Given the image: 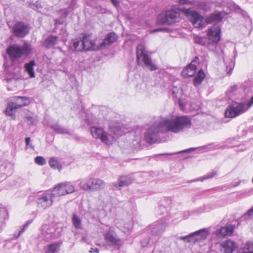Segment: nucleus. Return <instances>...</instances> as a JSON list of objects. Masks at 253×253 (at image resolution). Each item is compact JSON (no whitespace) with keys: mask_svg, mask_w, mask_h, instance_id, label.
<instances>
[{"mask_svg":"<svg viewBox=\"0 0 253 253\" xmlns=\"http://www.w3.org/2000/svg\"><path fill=\"white\" fill-rule=\"evenodd\" d=\"M191 126V120L185 116L177 117L174 119L163 118L155 123L147 130L144 139L148 143H154L159 139L160 133L168 131L177 133L190 128Z\"/></svg>","mask_w":253,"mask_h":253,"instance_id":"obj_1","label":"nucleus"},{"mask_svg":"<svg viewBox=\"0 0 253 253\" xmlns=\"http://www.w3.org/2000/svg\"><path fill=\"white\" fill-rule=\"evenodd\" d=\"M221 34L220 27L218 24H215L209 29L208 39L196 35L194 36V41L196 43L207 46L210 50H213L214 46L220 41Z\"/></svg>","mask_w":253,"mask_h":253,"instance_id":"obj_2","label":"nucleus"},{"mask_svg":"<svg viewBox=\"0 0 253 253\" xmlns=\"http://www.w3.org/2000/svg\"><path fill=\"white\" fill-rule=\"evenodd\" d=\"M180 20L179 10L176 8H172L161 12L157 17V23L161 25H170L179 22Z\"/></svg>","mask_w":253,"mask_h":253,"instance_id":"obj_3","label":"nucleus"},{"mask_svg":"<svg viewBox=\"0 0 253 253\" xmlns=\"http://www.w3.org/2000/svg\"><path fill=\"white\" fill-rule=\"evenodd\" d=\"M147 52L146 47L143 44L138 45L136 48L137 64L148 68L151 71H155L157 69V67L153 63L151 57Z\"/></svg>","mask_w":253,"mask_h":253,"instance_id":"obj_4","label":"nucleus"},{"mask_svg":"<svg viewBox=\"0 0 253 253\" xmlns=\"http://www.w3.org/2000/svg\"><path fill=\"white\" fill-rule=\"evenodd\" d=\"M30 51V45L27 43H25L23 46L16 44H12L6 49L7 53L13 63L18 61L22 56L29 55Z\"/></svg>","mask_w":253,"mask_h":253,"instance_id":"obj_5","label":"nucleus"},{"mask_svg":"<svg viewBox=\"0 0 253 253\" xmlns=\"http://www.w3.org/2000/svg\"><path fill=\"white\" fill-rule=\"evenodd\" d=\"M30 103V100L28 97L24 96H13L10 97L7 104L5 111L6 115L15 116V110L22 107L27 106Z\"/></svg>","mask_w":253,"mask_h":253,"instance_id":"obj_6","label":"nucleus"},{"mask_svg":"<svg viewBox=\"0 0 253 253\" xmlns=\"http://www.w3.org/2000/svg\"><path fill=\"white\" fill-rule=\"evenodd\" d=\"M253 105V96L247 103H234L230 105L225 112V116L227 118H235L245 113Z\"/></svg>","mask_w":253,"mask_h":253,"instance_id":"obj_7","label":"nucleus"},{"mask_svg":"<svg viewBox=\"0 0 253 253\" xmlns=\"http://www.w3.org/2000/svg\"><path fill=\"white\" fill-rule=\"evenodd\" d=\"M81 188L84 190L97 191L105 186V183L102 179L96 178H86L80 183Z\"/></svg>","mask_w":253,"mask_h":253,"instance_id":"obj_8","label":"nucleus"},{"mask_svg":"<svg viewBox=\"0 0 253 253\" xmlns=\"http://www.w3.org/2000/svg\"><path fill=\"white\" fill-rule=\"evenodd\" d=\"M180 10L189 18L193 25L196 28L205 27L207 24L206 19L195 11L190 8H182Z\"/></svg>","mask_w":253,"mask_h":253,"instance_id":"obj_9","label":"nucleus"},{"mask_svg":"<svg viewBox=\"0 0 253 253\" xmlns=\"http://www.w3.org/2000/svg\"><path fill=\"white\" fill-rule=\"evenodd\" d=\"M75 191L74 186L70 182H64L55 186L51 191L54 198L72 193Z\"/></svg>","mask_w":253,"mask_h":253,"instance_id":"obj_10","label":"nucleus"},{"mask_svg":"<svg viewBox=\"0 0 253 253\" xmlns=\"http://www.w3.org/2000/svg\"><path fill=\"white\" fill-rule=\"evenodd\" d=\"M54 199L51 192H44L38 195L36 203L38 207L46 209L52 206Z\"/></svg>","mask_w":253,"mask_h":253,"instance_id":"obj_11","label":"nucleus"},{"mask_svg":"<svg viewBox=\"0 0 253 253\" xmlns=\"http://www.w3.org/2000/svg\"><path fill=\"white\" fill-rule=\"evenodd\" d=\"M90 133L95 139H100L103 142L107 145L112 144V136L108 135L104 131L103 128L101 127H91L90 128Z\"/></svg>","mask_w":253,"mask_h":253,"instance_id":"obj_12","label":"nucleus"},{"mask_svg":"<svg viewBox=\"0 0 253 253\" xmlns=\"http://www.w3.org/2000/svg\"><path fill=\"white\" fill-rule=\"evenodd\" d=\"M29 27L23 22H16L12 27L14 36L17 38H24L29 33Z\"/></svg>","mask_w":253,"mask_h":253,"instance_id":"obj_13","label":"nucleus"},{"mask_svg":"<svg viewBox=\"0 0 253 253\" xmlns=\"http://www.w3.org/2000/svg\"><path fill=\"white\" fill-rule=\"evenodd\" d=\"M133 181L132 178L129 175H121L116 182L111 184L113 190H120L122 187L128 186Z\"/></svg>","mask_w":253,"mask_h":253,"instance_id":"obj_14","label":"nucleus"},{"mask_svg":"<svg viewBox=\"0 0 253 253\" xmlns=\"http://www.w3.org/2000/svg\"><path fill=\"white\" fill-rule=\"evenodd\" d=\"M221 247V251L223 252V253H234L238 250L236 243L230 239L222 242Z\"/></svg>","mask_w":253,"mask_h":253,"instance_id":"obj_15","label":"nucleus"},{"mask_svg":"<svg viewBox=\"0 0 253 253\" xmlns=\"http://www.w3.org/2000/svg\"><path fill=\"white\" fill-rule=\"evenodd\" d=\"M198 60V57H195L191 63L183 70L181 74L183 77H192L195 74Z\"/></svg>","mask_w":253,"mask_h":253,"instance_id":"obj_16","label":"nucleus"},{"mask_svg":"<svg viewBox=\"0 0 253 253\" xmlns=\"http://www.w3.org/2000/svg\"><path fill=\"white\" fill-rule=\"evenodd\" d=\"M105 239L109 246L114 247L117 249H119L120 241L114 232L110 231L107 232L105 235Z\"/></svg>","mask_w":253,"mask_h":253,"instance_id":"obj_17","label":"nucleus"},{"mask_svg":"<svg viewBox=\"0 0 253 253\" xmlns=\"http://www.w3.org/2000/svg\"><path fill=\"white\" fill-rule=\"evenodd\" d=\"M223 17V11H215L207 16L206 18V21L207 22V24H211L214 22L215 24H215H218L221 27L219 23L222 21Z\"/></svg>","mask_w":253,"mask_h":253,"instance_id":"obj_18","label":"nucleus"},{"mask_svg":"<svg viewBox=\"0 0 253 253\" xmlns=\"http://www.w3.org/2000/svg\"><path fill=\"white\" fill-rule=\"evenodd\" d=\"M42 235L46 240H48L56 238L55 229L53 227L45 224L42 226Z\"/></svg>","mask_w":253,"mask_h":253,"instance_id":"obj_19","label":"nucleus"},{"mask_svg":"<svg viewBox=\"0 0 253 253\" xmlns=\"http://www.w3.org/2000/svg\"><path fill=\"white\" fill-rule=\"evenodd\" d=\"M194 243L200 242L206 239L209 233L206 228L202 229L193 233Z\"/></svg>","mask_w":253,"mask_h":253,"instance_id":"obj_20","label":"nucleus"},{"mask_svg":"<svg viewBox=\"0 0 253 253\" xmlns=\"http://www.w3.org/2000/svg\"><path fill=\"white\" fill-rule=\"evenodd\" d=\"M117 35L114 32L108 34L104 41L100 44V48H105L108 45L114 42L117 40Z\"/></svg>","mask_w":253,"mask_h":253,"instance_id":"obj_21","label":"nucleus"},{"mask_svg":"<svg viewBox=\"0 0 253 253\" xmlns=\"http://www.w3.org/2000/svg\"><path fill=\"white\" fill-rule=\"evenodd\" d=\"M82 46L84 50H95L98 49L94 42L90 40L88 36H84L82 40Z\"/></svg>","mask_w":253,"mask_h":253,"instance_id":"obj_22","label":"nucleus"},{"mask_svg":"<svg viewBox=\"0 0 253 253\" xmlns=\"http://www.w3.org/2000/svg\"><path fill=\"white\" fill-rule=\"evenodd\" d=\"M167 224L166 222H158L153 226L151 229V232L153 236H155V239H158L157 236L160 235L165 229Z\"/></svg>","mask_w":253,"mask_h":253,"instance_id":"obj_23","label":"nucleus"},{"mask_svg":"<svg viewBox=\"0 0 253 253\" xmlns=\"http://www.w3.org/2000/svg\"><path fill=\"white\" fill-rule=\"evenodd\" d=\"M234 227L232 225L230 224L217 229L216 231V234L219 238H222L227 235L232 234L234 232Z\"/></svg>","mask_w":253,"mask_h":253,"instance_id":"obj_24","label":"nucleus"},{"mask_svg":"<svg viewBox=\"0 0 253 253\" xmlns=\"http://www.w3.org/2000/svg\"><path fill=\"white\" fill-rule=\"evenodd\" d=\"M58 39L57 36L50 35L44 41L43 46L47 49L51 48L57 43Z\"/></svg>","mask_w":253,"mask_h":253,"instance_id":"obj_25","label":"nucleus"},{"mask_svg":"<svg viewBox=\"0 0 253 253\" xmlns=\"http://www.w3.org/2000/svg\"><path fill=\"white\" fill-rule=\"evenodd\" d=\"M50 127L56 133L61 134L71 135V133L69 130L60 125L57 123L52 124L50 126Z\"/></svg>","mask_w":253,"mask_h":253,"instance_id":"obj_26","label":"nucleus"},{"mask_svg":"<svg viewBox=\"0 0 253 253\" xmlns=\"http://www.w3.org/2000/svg\"><path fill=\"white\" fill-rule=\"evenodd\" d=\"M12 68V67H10L7 70V76H9V78H8V77H7V82H8L9 80H10L11 79H17L19 78L20 72V67L19 65L13 69L14 71L13 72L11 71Z\"/></svg>","mask_w":253,"mask_h":253,"instance_id":"obj_27","label":"nucleus"},{"mask_svg":"<svg viewBox=\"0 0 253 253\" xmlns=\"http://www.w3.org/2000/svg\"><path fill=\"white\" fill-rule=\"evenodd\" d=\"M13 167L10 163H4L0 167V171L5 175H10L12 173Z\"/></svg>","mask_w":253,"mask_h":253,"instance_id":"obj_28","label":"nucleus"},{"mask_svg":"<svg viewBox=\"0 0 253 253\" xmlns=\"http://www.w3.org/2000/svg\"><path fill=\"white\" fill-rule=\"evenodd\" d=\"M36 65V63L34 60H31L29 62L26 63L24 65V68L26 72L29 75L30 78L35 77V72L34 71V66Z\"/></svg>","mask_w":253,"mask_h":253,"instance_id":"obj_29","label":"nucleus"},{"mask_svg":"<svg viewBox=\"0 0 253 253\" xmlns=\"http://www.w3.org/2000/svg\"><path fill=\"white\" fill-rule=\"evenodd\" d=\"M205 77V74L202 70H200L195 77L193 81L194 85L196 86L199 85Z\"/></svg>","mask_w":253,"mask_h":253,"instance_id":"obj_30","label":"nucleus"},{"mask_svg":"<svg viewBox=\"0 0 253 253\" xmlns=\"http://www.w3.org/2000/svg\"><path fill=\"white\" fill-rule=\"evenodd\" d=\"M49 164L50 167L53 169H57L59 171L61 169L62 166L59 163L57 159L54 157L50 158L49 161Z\"/></svg>","mask_w":253,"mask_h":253,"instance_id":"obj_31","label":"nucleus"},{"mask_svg":"<svg viewBox=\"0 0 253 253\" xmlns=\"http://www.w3.org/2000/svg\"><path fill=\"white\" fill-rule=\"evenodd\" d=\"M59 249L58 244H52L47 246L46 253H58Z\"/></svg>","mask_w":253,"mask_h":253,"instance_id":"obj_32","label":"nucleus"},{"mask_svg":"<svg viewBox=\"0 0 253 253\" xmlns=\"http://www.w3.org/2000/svg\"><path fill=\"white\" fill-rule=\"evenodd\" d=\"M82 42L78 39H75L72 41V45L73 49L77 51H82L83 50L82 46Z\"/></svg>","mask_w":253,"mask_h":253,"instance_id":"obj_33","label":"nucleus"},{"mask_svg":"<svg viewBox=\"0 0 253 253\" xmlns=\"http://www.w3.org/2000/svg\"><path fill=\"white\" fill-rule=\"evenodd\" d=\"M72 222L74 227L76 229H82V226L81 219L75 213L73 215Z\"/></svg>","mask_w":253,"mask_h":253,"instance_id":"obj_34","label":"nucleus"},{"mask_svg":"<svg viewBox=\"0 0 253 253\" xmlns=\"http://www.w3.org/2000/svg\"><path fill=\"white\" fill-rule=\"evenodd\" d=\"M198 8L205 11L209 10L211 8L210 3L207 1H197Z\"/></svg>","mask_w":253,"mask_h":253,"instance_id":"obj_35","label":"nucleus"},{"mask_svg":"<svg viewBox=\"0 0 253 253\" xmlns=\"http://www.w3.org/2000/svg\"><path fill=\"white\" fill-rule=\"evenodd\" d=\"M178 239L187 243H194V238L193 233L187 236H180L178 238Z\"/></svg>","mask_w":253,"mask_h":253,"instance_id":"obj_36","label":"nucleus"},{"mask_svg":"<svg viewBox=\"0 0 253 253\" xmlns=\"http://www.w3.org/2000/svg\"><path fill=\"white\" fill-rule=\"evenodd\" d=\"M242 253H253V243L248 242L243 249Z\"/></svg>","mask_w":253,"mask_h":253,"instance_id":"obj_37","label":"nucleus"},{"mask_svg":"<svg viewBox=\"0 0 253 253\" xmlns=\"http://www.w3.org/2000/svg\"><path fill=\"white\" fill-rule=\"evenodd\" d=\"M158 239H146L141 241V244L142 247H146L148 244H154Z\"/></svg>","mask_w":253,"mask_h":253,"instance_id":"obj_38","label":"nucleus"},{"mask_svg":"<svg viewBox=\"0 0 253 253\" xmlns=\"http://www.w3.org/2000/svg\"><path fill=\"white\" fill-rule=\"evenodd\" d=\"M216 175V172L213 171V172H212L210 174H208V175H207L205 176H203V177H200L199 179H194V180H191L190 182H195V181H199V180L203 181L204 179H208V178H212L214 175Z\"/></svg>","mask_w":253,"mask_h":253,"instance_id":"obj_39","label":"nucleus"},{"mask_svg":"<svg viewBox=\"0 0 253 253\" xmlns=\"http://www.w3.org/2000/svg\"><path fill=\"white\" fill-rule=\"evenodd\" d=\"M35 162L36 164L40 165H44L46 164L45 159L41 156H37L35 159Z\"/></svg>","mask_w":253,"mask_h":253,"instance_id":"obj_40","label":"nucleus"},{"mask_svg":"<svg viewBox=\"0 0 253 253\" xmlns=\"http://www.w3.org/2000/svg\"><path fill=\"white\" fill-rule=\"evenodd\" d=\"M26 119L28 124L30 125H34L37 123V120L35 117L27 116Z\"/></svg>","mask_w":253,"mask_h":253,"instance_id":"obj_41","label":"nucleus"},{"mask_svg":"<svg viewBox=\"0 0 253 253\" xmlns=\"http://www.w3.org/2000/svg\"><path fill=\"white\" fill-rule=\"evenodd\" d=\"M30 7L35 10H37L42 7L41 4L39 1H35V2H30L29 4Z\"/></svg>","mask_w":253,"mask_h":253,"instance_id":"obj_42","label":"nucleus"},{"mask_svg":"<svg viewBox=\"0 0 253 253\" xmlns=\"http://www.w3.org/2000/svg\"><path fill=\"white\" fill-rule=\"evenodd\" d=\"M253 216V208L250 209L247 213L242 216L243 220H248L250 219V216Z\"/></svg>","mask_w":253,"mask_h":253,"instance_id":"obj_43","label":"nucleus"},{"mask_svg":"<svg viewBox=\"0 0 253 253\" xmlns=\"http://www.w3.org/2000/svg\"><path fill=\"white\" fill-rule=\"evenodd\" d=\"M196 149V148H191L187 149L184 150L183 151H181L176 152V153H166V154H163V155H169V156H171V155H174L180 154V153H186V152H191V151H194Z\"/></svg>","mask_w":253,"mask_h":253,"instance_id":"obj_44","label":"nucleus"},{"mask_svg":"<svg viewBox=\"0 0 253 253\" xmlns=\"http://www.w3.org/2000/svg\"><path fill=\"white\" fill-rule=\"evenodd\" d=\"M237 85H233L231 86L228 90L226 91V94L228 95L229 96H231V94L234 93L237 90Z\"/></svg>","mask_w":253,"mask_h":253,"instance_id":"obj_45","label":"nucleus"},{"mask_svg":"<svg viewBox=\"0 0 253 253\" xmlns=\"http://www.w3.org/2000/svg\"><path fill=\"white\" fill-rule=\"evenodd\" d=\"M234 64H235L234 62L232 60H231V61L229 63V64L228 65H227V66H226L227 73L229 75H230L231 74V72L234 66Z\"/></svg>","mask_w":253,"mask_h":253,"instance_id":"obj_46","label":"nucleus"},{"mask_svg":"<svg viewBox=\"0 0 253 253\" xmlns=\"http://www.w3.org/2000/svg\"><path fill=\"white\" fill-rule=\"evenodd\" d=\"M132 226H133L132 222L131 221H129L128 222H127L125 224L124 230H123V231L124 232H126V231H129L132 228Z\"/></svg>","mask_w":253,"mask_h":253,"instance_id":"obj_47","label":"nucleus"},{"mask_svg":"<svg viewBox=\"0 0 253 253\" xmlns=\"http://www.w3.org/2000/svg\"><path fill=\"white\" fill-rule=\"evenodd\" d=\"M236 8L237 11H238V12H240L244 18L248 17L247 13L246 11L241 10L239 6H236Z\"/></svg>","mask_w":253,"mask_h":253,"instance_id":"obj_48","label":"nucleus"},{"mask_svg":"<svg viewBox=\"0 0 253 253\" xmlns=\"http://www.w3.org/2000/svg\"><path fill=\"white\" fill-rule=\"evenodd\" d=\"M30 141H31V138L30 137L25 138L26 145V146H29L31 148L34 149V146H33L32 145L30 144Z\"/></svg>","mask_w":253,"mask_h":253,"instance_id":"obj_49","label":"nucleus"},{"mask_svg":"<svg viewBox=\"0 0 253 253\" xmlns=\"http://www.w3.org/2000/svg\"><path fill=\"white\" fill-rule=\"evenodd\" d=\"M28 224L27 223L26 224H25L23 228L21 229V230L19 232V234L18 235H17V236L16 237V238H17L18 237H19L22 233L24 231V230H25V229L26 228V227L28 226Z\"/></svg>","mask_w":253,"mask_h":253,"instance_id":"obj_50","label":"nucleus"},{"mask_svg":"<svg viewBox=\"0 0 253 253\" xmlns=\"http://www.w3.org/2000/svg\"><path fill=\"white\" fill-rule=\"evenodd\" d=\"M178 90V89L176 87H173L172 89V93L173 94V97L177 98V91Z\"/></svg>","mask_w":253,"mask_h":253,"instance_id":"obj_51","label":"nucleus"},{"mask_svg":"<svg viewBox=\"0 0 253 253\" xmlns=\"http://www.w3.org/2000/svg\"><path fill=\"white\" fill-rule=\"evenodd\" d=\"M90 253H98L99 250L97 249H93L91 248L90 250L89 251Z\"/></svg>","mask_w":253,"mask_h":253,"instance_id":"obj_52","label":"nucleus"},{"mask_svg":"<svg viewBox=\"0 0 253 253\" xmlns=\"http://www.w3.org/2000/svg\"><path fill=\"white\" fill-rule=\"evenodd\" d=\"M112 3L113 4V5L115 6V7H117L118 5H119V1H111Z\"/></svg>","mask_w":253,"mask_h":253,"instance_id":"obj_53","label":"nucleus"},{"mask_svg":"<svg viewBox=\"0 0 253 253\" xmlns=\"http://www.w3.org/2000/svg\"><path fill=\"white\" fill-rule=\"evenodd\" d=\"M68 14V12L67 10H64L63 11V16L64 17V18H65Z\"/></svg>","mask_w":253,"mask_h":253,"instance_id":"obj_54","label":"nucleus"},{"mask_svg":"<svg viewBox=\"0 0 253 253\" xmlns=\"http://www.w3.org/2000/svg\"><path fill=\"white\" fill-rule=\"evenodd\" d=\"M164 30V29L163 28H159V29H157L154 30L153 31V33H155V32H159V31H163Z\"/></svg>","mask_w":253,"mask_h":253,"instance_id":"obj_55","label":"nucleus"},{"mask_svg":"<svg viewBox=\"0 0 253 253\" xmlns=\"http://www.w3.org/2000/svg\"><path fill=\"white\" fill-rule=\"evenodd\" d=\"M56 23L61 24H63V21L62 20H61V19H59L56 20Z\"/></svg>","mask_w":253,"mask_h":253,"instance_id":"obj_56","label":"nucleus"},{"mask_svg":"<svg viewBox=\"0 0 253 253\" xmlns=\"http://www.w3.org/2000/svg\"><path fill=\"white\" fill-rule=\"evenodd\" d=\"M180 1L182 2H181V3H183V4H188L189 3H191V1H185V0H184V1Z\"/></svg>","mask_w":253,"mask_h":253,"instance_id":"obj_57","label":"nucleus"},{"mask_svg":"<svg viewBox=\"0 0 253 253\" xmlns=\"http://www.w3.org/2000/svg\"><path fill=\"white\" fill-rule=\"evenodd\" d=\"M160 208L161 209H164L165 207H160Z\"/></svg>","mask_w":253,"mask_h":253,"instance_id":"obj_58","label":"nucleus"},{"mask_svg":"<svg viewBox=\"0 0 253 253\" xmlns=\"http://www.w3.org/2000/svg\"><path fill=\"white\" fill-rule=\"evenodd\" d=\"M114 133H117V131H114Z\"/></svg>","mask_w":253,"mask_h":253,"instance_id":"obj_59","label":"nucleus"},{"mask_svg":"<svg viewBox=\"0 0 253 253\" xmlns=\"http://www.w3.org/2000/svg\"><path fill=\"white\" fill-rule=\"evenodd\" d=\"M110 129H112V126H110Z\"/></svg>","mask_w":253,"mask_h":253,"instance_id":"obj_60","label":"nucleus"}]
</instances>
